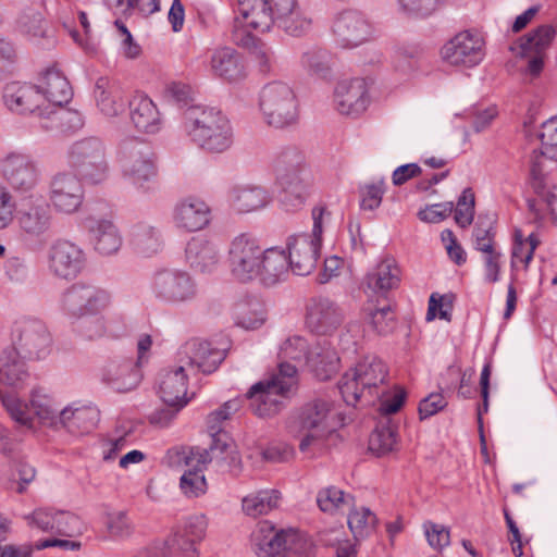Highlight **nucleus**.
Segmentation results:
<instances>
[{
	"mask_svg": "<svg viewBox=\"0 0 557 557\" xmlns=\"http://www.w3.org/2000/svg\"><path fill=\"white\" fill-rule=\"evenodd\" d=\"M386 377L385 363L376 357H366L342 376L338 388L345 403L351 406H355L366 394L377 395L381 399L379 410L382 414L387 416L401 408L406 392L403 388H396L394 393L382 392L380 394L379 387Z\"/></svg>",
	"mask_w": 557,
	"mask_h": 557,
	"instance_id": "obj_1",
	"label": "nucleus"
},
{
	"mask_svg": "<svg viewBox=\"0 0 557 557\" xmlns=\"http://www.w3.org/2000/svg\"><path fill=\"white\" fill-rule=\"evenodd\" d=\"M184 131L202 150L223 153L234 143L231 121L220 110L191 106L184 111Z\"/></svg>",
	"mask_w": 557,
	"mask_h": 557,
	"instance_id": "obj_2",
	"label": "nucleus"
},
{
	"mask_svg": "<svg viewBox=\"0 0 557 557\" xmlns=\"http://www.w3.org/2000/svg\"><path fill=\"white\" fill-rule=\"evenodd\" d=\"M335 428L333 407L322 399L304 405L288 424L289 432L300 437L299 450L304 454L321 450L325 438L335 431Z\"/></svg>",
	"mask_w": 557,
	"mask_h": 557,
	"instance_id": "obj_3",
	"label": "nucleus"
},
{
	"mask_svg": "<svg viewBox=\"0 0 557 557\" xmlns=\"http://www.w3.org/2000/svg\"><path fill=\"white\" fill-rule=\"evenodd\" d=\"M297 382L296 364L282 362L275 373L252 385L247 393L253 413L260 418L280 413Z\"/></svg>",
	"mask_w": 557,
	"mask_h": 557,
	"instance_id": "obj_4",
	"label": "nucleus"
},
{
	"mask_svg": "<svg viewBox=\"0 0 557 557\" xmlns=\"http://www.w3.org/2000/svg\"><path fill=\"white\" fill-rule=\"evenodd\" d=\"M259 108L270 127L284 129L299 120V106L293 88L283 82L267 84L260 91Z\"/></svg>",
	"mask_w": 557,
	"mask_h": 557,
	"instance_id": "obj_5",
	"label": "nucleus"
},
{
	"mask_svg": "<svg viewBox=\"0 0 557 557\" xmlns=\"http://www.w3.org/2000/svg\"><path fill=\"white\" fill-rule=\"evenodd\" d=\"M0 401L11 419L23 426L33 429L34 418H37L41 425L59 430L61 410L48 395L34 392L29 404H26L15 394L0 389Z\"/></svg>",
	"mask_w": 557,
	"mask_h": 557,
	"instance_id": "obj_6",
	"label": "nucleus"
},
{
	"mask_svg": "<svg viewBox=\"0 0 557 557\" xmlns=\"http://www.w3.org/2000/svg\"><path fill=\"white\" fill-rule=\"evenodd\" d=\"M325 209H312L313 227L311 234H298L289 237L287 242V262L289 270L296 275H308L317 267L321 250V236L323 233V215Z\"/></svg>",
	"mask_w": 557,
	"mask_h": 557,
	"instance_id": "obj_7",
	"label": "nucleus"
},
{
	"mask_svg": "<svg viewBox=\"0 0 557 557\" xmlns=\"http://www.w3.org/2000/svg\"><path fill=\"white\" fill-rule=\"evenodd\" d=\"M251 542L258 557H278L287 552V557H297L312 547L293 530H276L270 521H261L252 532Z\"/></svg>",
	"mask_w": 557,
	"mask_h": 557,
	"instance_id": "obj_8",
	"label": "nucleus"
},
{
	"mask_svg": "<svg viewBox=\"0 0 557 557\" xmlns=\"http://www.w3.org/2000/svg\"><path fill=\"white\" fill-rule=\"evenodd\" d=\"M70 165L86 181L98 184L109 175V162L103 141L87 137L74 143L69 150Z\"/></svg>",
	"mask_w": 557,
	"mask_h": 557,
	"instance_id": "obj_9",
	"label": "nucleus"
},
{
	"mask_svg": "<svg viewBox=\"0 0 557 557\" xmlns=\"http://www.w3.org/2000/svg\"><path fill=\"white\" fill-rule=\"evenodd\" d=\"M111 302L110 294L90 283L78 282L62 295V310L72 318L82 319L88 314L102 313Z\"/></svg>",
	"mask_w": 557,
	"mask_h": 557,
	"instance_id": "obj_10",
	"label": "nucleus"
},
{
	"mask_svg": "<svg viewBox=\"0 0 557 557\" xmlns=\"http://www.w3.org/2000/svg\"><path fill=\"white\" fill-rule=\"evenodd\" d=\"M150 289L158 300L168 305L190 302L198 294L197 284L191 275L176 269L157 272L151 280Z\"/></svg>",
	"mask_w": 557,
	"mask_h": 557,
	"instance_id": "obj_11",
	"label": "nucleus"
},
{
	"mask_svg": "<svg viewBox=\"0 0 557 557\" xmlns=\"http://www.w3.org/2000/svg\"><path fill=\"white\" fill-rule=\"evenodd\" d=\"M211 460L212 456L205 448L183 447L176 451L175 462L186 468L180 479V490L184 496L197 498L206 494L208 485L203 470Z\"/></svg>",
	"mask_w": 557,
	"mask_h": 557,
	"instance_id": "obj_12",
	"label": "nucleus"
},
{
	"mask_svg": "<svg viewBox=\"0 0 557 557\" xmlns=\"http://www.w3.org/2000/svg\"><path fill=\"white\" fill-rule=\"evenodd\" d=\"M117 161L125 176L143 186L156 176L151 148L135 138L125 139L119 146Z\"/></svg>",
	"mask_w": 557,
	"mask_h": 557,
	"instance_id": "obj_13",
	"label": "nucleus"
},
{
	"mask_svg": "<svg viewBox=\"0 0 557 557\" xmlns=\"http://www.w3.org/2000/svg\"><path fill=\"white\" fill-rule=\"evenodd\" d=\"M20 236L29 243H46L54 230V216L50 203L32 201L23 206L16 215Z\"/></svg>",
	"mask_w": 557,
	"mask_h": 557,
	"instance_id": "obj_14",
	"label": "nucleus"
},
{
	"mask_svg": "<svg viewBox=\"0 0 557 557\" xmlns=\"http://www.w3.org/2000/svg\"><path fill=\"white\" fill-rule=\"evenodd\" d=\"M264 249L250 234L243 233L233 238L228 248L232 274L240 282H249L258 275Z\"/></svg>",
	"mask_w": 557,
	"mask_h": 557,
	"instance_id": "obj_15",
	"label": "nucleus"
},
{
	"mask_svg": "<svg viewBox=\"0 0 557 557\" xmlns=\"http://www.w3.org/2000/svg\"><path fill=\"white\" fill-rule=\"evenodd\" d=\"M2 175L10 187L20 194L36 188L41 180L38 162L27 153L11 152L2 160Z\"/></svg>",
	"mask_w": 557,
	"mask_h": 557,
	"instance_id": "obj_16",
	"label": "nucleus"
},
{
	"mask_svg": "<svg viewBox=\"0 0 557 557\" xmlns=\"http://www.w3.org/2000/svg\"><path fill=\"white\" fill-rule=\"evenodd\" d=\"M13 349L23 358L40 359L49 354L51 345L50 333L44 322L36 319L23 320L16 323L13 331Z\"/></svg>",
	"mask_w": 557,
	"mask_h": 557,
	"instance_id": "obj_17",
	"label": "nucleus"
},
{
	"mask_svg": "<svg viewBox=\"0 0 557 557\" xmlns=\"http://www.w3.org/2000/svg\"><path fill=\"white\" fill-rule=\"evenodd\" d=\"M441 53L450 65L473 67L484 59L485 42L480 34L465 30L448 40Z\"/></svg>",
	"mask_w": 557,
	"mask_h": 557,
	"instance_id": "obj_18",
	"label": "nucleus"
},
{
	"mask_svg": "<svg viewBox=\"0 0 557 557\" xmlns=\"http://www.w3.org/2000/svg\"><path fill=\"white\" fill-rule=\"evenodd\" d=\"M86 265L85 251L73 242L55 240L48 251V267L60 278H75Z\"/></svg>",
	"mask_w": 557,
	"mask_h": 557,
	"instance_id": "obj_19",
	"label": "nucleus"
},
{
	"mask_svg": "<svg viewBox=\"0 0 557 557\" xmlns=\"http://www.w3.org/2000/svg\"><path fill=\"white\" fill-rule=\"evenodd\" d=\"M224 359V351L211 347L208 342L197 338L186 342L177 351L176 360L191 374H209L216 370Z\"/></svg>",
	"mask_w": 557,
	"mask_h": 557,
	"instance_id": "obj_20",
	"label": "nucleus"
},
{
	"mask_svg": "<svg viewBox=\"0 0 557 557\" xmlns=\"http://www.w3.org/2000/svg\"><path fill=\"white\" fill-rule=\"evenodd\" d=\"M49 200L53 208L64 214L76 212L84 200V188L77 176L70 172L55 174L49 184Z\"/></svg>",
	"mask_w": 557,
	"mask_h": 557,
	"instance_id": "obj_21",
	"label": "nucleus"
},
{
	"mask_svg": "<svg viewBox=\"0 0 557 557\" xmlns=\"http://www.w3.org/2000/svg\"><path fill=\"white\" fill-rule=\"evenodd\" d=\"M344 318L341 306L329 297H313L307 304L306 325L313 333L331 334L343 323Z\"/></svg>",
	"mask_w": 557,
	"mask_h": 557,
	"instance_id": "obj_22",
	"label": "nucleus"
},
{
	"mask_svg": "<svg viewBox=\"0 0 557 557\" xmlns=\"http://www.w3.org/2000/svg\"><path fill=\"white\" fill-rule=\"evenodd\" d=\"M172 221L175 227L183 232L202 231L211 222V208L203 199L187 196L174 205Z\"/></svg>",
	"mask_w": 557,
	"mask_h": 557,
	"instance_id": "obj_23",
	"label": "nucleus"
},
{
	"mask_svg": "<svg viewBox=\"0 0 557 557\" xmlns=\"http://www.w3.org/2000/svg\"><path fill=\"white\" fill-rule=\"evenodd\" d=\"M555 37V29L550 25H541L532 33L520 39V42L511 50L524 58H528L527 72L537 76L543 70L544 51Z\"/></svg>",
	"mask_w": 557,
	"mask_h": 557,
	"instance_id": "obj_24",
	"label": "nucleus"
},
{
	"mask_svg": "<svg viewBox=\"0 0 557 557\" xmlns=\"http://www.w3.org/2000/svg\"><path fill=\"white\" fill-rule=\"evenodd\" d=\"M141 377L140 367L131 358L110 360L101 369V382L117 393L135 389Z\"/></svg>",
	"mask_w": 557,
	"mask_h": 557,
	"instance_id": "obj_25",
	"label": "nucleus"
},
{
	"mask_svg": "<svg viewBox=\"0 0 557 557\" xmlns=\"http://www.w3.org/2000/svg\"><path fill=\"white\" fill-rule=\"evenodd\" d=\"M4 106L13 113H37L44 119L42 95L36 85L12 82L4 86L2 94Z\"/></svg>",
	"mask_w": 557,
	"mask_h": 557,
	"instance_id": "obj_26",
	"label": "nucleus"
},
{
	"mask_svg": "<svg viewBox=\"0 0 557 557\" xmlns=\"http://www.w3.org/2000/svg\"><path fill=\"white\" fill-rule=\"evenodd\" d=\"M333 33L344 47H357L372 36V25L360 12L348 10L342 12L335 20Z\"/></svg>",
	"mask_w": 557,
	"mask_h": 557,
	"instance_id": "obj_27",
	"label": "nucleus"
},
{
	"mask_svg": "<svg viewBox=\"0 0 557 557\" xmlns=\"http://www.w3.org/2000/svg\"><path fill=\"white\" fill-rule=\"evenodd\" d=\"M334 103L342 115L356 117L363 113L370 103L366 81L355 78L338 83L334 92Z\"/></svg>",
	"mask_w": 557,
	"mask_h": 557,
	"instance_id": "obj_28",
	"label": "nucleus"
},
{
	"mask_svg": "<svg viewBox=\"0 0 557 557\" xmlns=\"http://www.w3.org/2000/svg\"><path fill=\"white\" fill-rule=\"evenodd\" d=\"M190 375L191 373L177 360L173 366L161 370L158 377V394L164 405H187L186 395Z\"/></svg>",
	"mask_w": 557,
	"mask_h": 557,
	"instance_id": "obj_29",
	"label": "nucleus"
},
{
	"mask_svg": "<svg viewBox=\"0 0 557 557\" xmlns=\"http://www.w3.org/2000/svg\"><path fill=\"white\" fill-rule=\"evenodd\" d=\"M275 24L287 35L299 37L311 27L312 18L298 0H273Z\"/></svg>",
	"mask_w": 557,
	"mask_h": 557,
	"instance_id": "obj_30",
	"label": "nucleus"
},
{
	"mask_svg": "<svg viewBox=\"0 0 557 557\" xmlns=\"http://www.w3.org/2000/svg\"><path fill=\"white\" fill-rule=\"evenodd\" d=\"M40 95L45 113L53 108L62 107L72 97V88L65 75L55 66L48 67L36 85Z\"/></svg>",
	"mask_w": 557,
	"mask_h": 557,
	"instance_id": "obj_31",
	"label": "nucleus"
},
{
	"mask_svg": "<svg viewBox=\"0 0 557 557\" xmlns=\"http://www.w3.org/2000/svg\"><path fill=\"white\" fill-rule=\"evenodd\" d=\"M209 525V519L205 513L189 516L182 529L177 530L171 539V547L178 550L182 556L199 554L197 545L201 543Z\"/></svg>",
	"mask_w": 557,
	"mask_h": 557,
	"instance_id": "obj_32",
	"label": "nucleus"
},
{
	"mask_svg": "<svg viewBox=\"0 0 557 557\" xmlns=\"http://www.w3.org/2000/svg\"><path fill=\"white\" fill-rule=\"evenodd\" d=\"M275 181L282 189V202L287 209L295 210L305 203L311 186L310 170L292 171L284 177L277 173Z\"/></svg>",
	"mask_w": 557,
	"mask_h": 557,
	"instance_id": "obj_33",
	"label": "nucleus"
},
{
	"mask_svg": "<svg viewBox=\"0 0 557 557\" xmlns=\"http://www.w3.org/2000/svg\"><path fill=\"white\" fill-rule=\"evenodd\" d=\"M273 0H237V11L239 16L236 18L243 26L253 30L268 32L275 23L273 11Z\"/></svg>",
	"mask_w": 557,
	"mask_h": 557,
	"instance_id": "obj_34",
	"label": "nucleus"
},
{
	"mask_svg": "<svg viewBox=\"0 0 557 557\" xmlns=\"http://www.w3.org/2000/svg\"><path fill=\"white\" fill-rule=\"evenodd\" d=\"M220 257L219 246L203 236L190 238L185 248V261L196 272L213 271Z\"/></svg>",
	"mask_w": 557,
	"mask_h": 557,
	"instance_id": "obj_35",
	"label": "nucleus"
},
{
	"mask_svg": "<svg viewBox=\"0 0 557 557\" xmlns=\"http://www.w3.org/2000/svg\"><path fill=\"white\" fill-rule=\"evenodd\" d=\"M99 419L100 412L95 406L73 404L61 409L59 430L64 429L73 435L88 434L96 428Z\"/></svg>",
	"mask_w": 557,
	"mask_h": 557,
	"instance_id": "obj_36",
	"label": "nucleus"
},
{
	"mask_svg": "<svg viewBox=\"0 0 557 557\" xmlns=\"http://www.w3.org/2000/svg\"><path fill=\"white\" fill-rule=\"evenodd\" d=\"M129 117L135 129L156 134L162 127L161 114L153 101L145 95H135L128 102Z\"/></svg>",
	"mask_w": 557,
	"mask_h": 557,
	"instance_id": "obj_37",
	"label": "nucleus"
},
{
	"mask_svg": "<svg viewBox=\"0 0 557 557\" xmlns=\"http://www.w3.org/2000/svg\"><path fill=\"white\" fill-rule=\"evenodd\" d=\"M269 190L259 185H236L228 193L231 207L238 213H250L265 208L271 202Z\"/></svg>",
	"mask_w": 557,
	"mask_h": 557,
	"instance_id": "obj_38",
	"label": "nucleus"
},
{
	"mask_svg": "<svg viewBox=\"0 0 557 557\" xmlns=\"http://www.w3.org/2000/svg\"><path fill=\"white\" fill-rule=\"evenodd\" d=\"M95 100L99 111L107 117H115L125 110L121 86L108 77H99L95 85Z\"/></svg>",
	"mask_w": 557,
	"mask_h": 557,
	"instance_id": "obj_39",
	"label": "nucleus"
},
{
	"mask_svg": "<svg viewBox=\"0 0 557 557\" xmlns=\"http://www.w3.org/2000/svg\"><path fill=\"white\" fill-rule=\"evenodd\" d=\"M339 360L332 344L323 339L310 348L307 364L317 379L326 381L338 371Z\"/></svg>",
	"mask_w": 557,
	"mask_h": 557,
	"instance_id": "obj_40",
	"label": "nucleus"
},
{
	"mask_svg": "<svg viewBox=\"0 0 557 557\" xmlns=\"http://www.w3.org/2000/svg\"><path fill=\"white\" fill-rule=\"evenodd\" d=\"M288 271L289 267L285 251L277 248H269L264 249L256 278L264 286H273L285 281L288 276Z\"/></svg>",
	"mask_w": 557,
	"mask_h": 557,
	"instance_id": "obj_41",
	"label": "nucleus"
},
{
	"mask_svg": "<svg viewBox=\"0 0 557 557\" xmlns=\"http://www.w3.org/2000/svg\"><path fill=\"white\" fill-rule=\"evenodd\" d=\"M89 233L95 250L102 256H111L117 252L122 246L121 233L111 220H92Z\"/></svg>",
	"mask_w": 557,
	"mask_h": 557,
	"instance_id": "obj_42",
	"label": "nucleus"
},
{
	"mask_svg": "<svg viewBox=\"0 0 557 557\" xmlns=\"http://www.w3.org/2000/svg\"><path fill=\"white\" fill-rule=\"evenodd\" d=\"M28 372L26 363L13 348H5L0 352V385L11 388H21Z\"/></svg>",
	"mask_w": 557,
	"mask_h": 557,
	"instance_id": "obj_43",
	"label": "nucleus"
},
{
	"mask_svg": "<svg viewBox=\"0 0 557 557\" xmlns=\"http://www.w3.org/2000/svg\"><path fill=\"white\" fill-rule=\"evenodd\" d=\"M400 283V270L392 258L383 259L366 276L367 286L375 293H386L398 287Z\"/></svg>",
	"mask_w": 557,
	"mask_h": 557,
	"instance_id": "obj_44",
	"label": "nucleus"
},
{
	"mask_svg": "<svg viewBox=\"0 0 557 557\" xmlns=\"http://www.w3.org/2000/svg\"><path fill=\"white\" fill-rule=\"evenodd\" d=\"M212 72L228 82H236L245 76L238 53L228 47L216 49L211 57Z\"/></svg>",
	"mask_w": 557,
	"mask_h": 557,
	"instance_id": "obj_45",
	"label": "nucleus"
},
{
	"mask_svg": "<svg viewBox=\"0 0 557 557\" xmlns=\"http://www.w3.org/2000/svg\"><path fill=\"white\" fill-rule=\"evenodd\" d=\"M267 310L257 298L240 301L235 308V324L245 330H256L264 324Z\"/></svg>",
	"mask_w": 557,
	"mask_h": 557,
	"instance_id": "obj_46",
	"label": "nucleus"
},
{
	"mask_svg": "<svg viewBox=\"0 0 557 557\" xmlns=\"http://www.w3.org/2000/svg\"><path fill=\"white\" fill-rule=\"evenodd\" d=\"M281 494L276 490H262L245 496L242 500L243 511L250 517L268 515L278 507Z\"/></svg>",
	"mask_w": 557,
	"mask_h": 557,
	"instance_id": "obj_47",
	"label": "nucleus"
},
{
	"mask_svg": "<svg viewBox=\"0 0 557 557\" xmlns=\"http://www.w3.org/2000/svg\"><path fill=\"white\" fill-rule=\"evenodd\" d=\"M531 185L540 200H528L530 211L534 213L535 218H539L543 211L542 205H544L545 208L553 213L557 197L554 193L547 189L544 175L536 163H533L531 168Z\"/></svg>",
	"mask_w": 557,
	"mask_h": 557,
	"instance_id": "obj_48",
	"label": "nucleus"
},
{
	"mask_svg": "<svg viewBox=\"0 0 557 557\" xmlns=\"http://www.w3.org/2000/svg\"><path fill=\"white\" fill-rule=\"evenodd\" d=\"M355 497L335 486H327L318 492L317 504L320 510L326 513H336L350 509L354 506Z\"/></svg>",
	"mask_w": 557,
	"mask_h": 557,
	"instance_id": "obj_49",
	"label": "nucleus"
},
{
	"mask_svg": "<svg viewBox=\"0 0 557 557\" xmlns=\"http://www.w3.org/2000/svg\"><path fill=\"white\" fill-rule=\"evenodd\" d=\"M41 126L46 129L77 131L84 125L83 116L74 110L57 107L46 112Z\"/></svg>",
	"mask_w": 557,
	"mask_h": 557,
	"instance_id": "obj_50",
	"label": "nucleus"
},
{
	"mask_svg": "<svg viewBox=\"0 0 557 557\" xmlns=\"http://www.w3.org/2000/svg\"><path fill=\"white\" fill-rule=\"evenodd\" d=\"M297 170H309L302 151L294 146L280 149L273 162L274 174L280 173L284 177L288 172Z\"/></svg>",
	"mask_w": 557,
	"mask_h": 557,
	"instance_id": "obj_51",
	"label": "nucleus"
},
{
	"mask_svg": "<svg viewBox=\"0 0 557 557\" xmlns=\"http://www.w3.org/2000/svg\"><path fill=\"white\" fill-rule=\"evenodd\" d=\"M376 522L375 515L367 507L354 508L348 515V527L356 541L370 536Z\"/></svg>",
	"mask_w": 557,
	"mask_h": 557,
	"instance_id": "obj_52",
	"label": "nucleus"
},
{
	"mask_svg": "<svg viewBox=\"0 0 557 557\" xmlns=\"http://www.w3.org/2000/svg\"><path fill=\"white\" fill-rule=\"evenodd\" d=\"M132 243L140 253L147 256L156 253L161 247L160 232L154 226L139 224L132 233Z\"/></svg>",
	"mask_w": 557,
	"mask_h": 557,
	"instance_id": "obj_53",
	"label": "nucleus"
},
{
	"mask_svg": "<svg viewBox=\"0 0 557 557\" xmlns=\"http://www.w3.org/2000/svg\"><path fill=\"white\" fill-rule=\"evenodd\" d=\"M18 32L30 40L42 38L46 35V23L40 12L33 9L23 11L17 21Z\"/></svg>",
	"mask_w": 557,
	"mask_h": 557,
	"instance_id": "obj_54",
	"label": "nucleus"
},
{
	"mask_svg": "<svg viewBox=\"0 0 557 557\" xmlns=\"http://www.w3.org/2000/svg\"><path fill=\"white\" fill-rule=\"evenodd\" d=\"M309 346L307 341L301 336H292L285 339L280 346L278 358L280 363L285 362L288 363V360L301 362L306 361L309 355Z\"/></svg>",
	"mask_w": 557,
	"mask_h": 557,
	"instance_id": "obj_55",
	"label": "nucleus"
},
{
	"mask_svg": "<svg viewBox=\"0 0 557 557\" xmlns=\"http://www.w3.org/2000/svg\"><path fill=\"white\" fill-rule=\"evenodd\" d=\"M368 320L379 334H388L395 326V314L391 305L385 304L379 308L368 306L366 308Z\"/></svg>",
	"mask_w": 557,
	"mask_h": 557,
	"instance_id": "obj_56",
	"label": "nucleus"
},
{
	"mask_svg": "<svg viewBox=\"0 0 557 557\" xmlns=\"http://www.w3.org/2000/svg\"><path fill=\"white\" fill-rule=\"evenodd\" d=\"M106 530L110 537L122 540L133 532V523L125 511H111L104 518Z\"/></svg>",
	"mask_w": 557,
	"mask_h": 557,
	"instance_id": "obj_57",
	"label": "nucleus"
},
{
	"mask_svg": "<svg viewBox=\"0 0 557 557\" xmlns=\"http://www.w3.org/2000/svg\"><path fill=\"white\" fill-rule=\"evenodd\" d=\"M78 333L88 341H96L109 334L107 319L101 314H88L81 319Z\"/></svg>",
	"mask_w": 557,
	"mask_h": 557,
	"instance_id": "obj_58",
	"label": "nucleus"
},
{
	"mask_svg": "<svg viewBox=\"0 0 557 557\" xmlns=\"http://www.w3.org/2000/svg\"><path fill=\"white\" fill-rule=\"evenodd\" d=\"M537 137L542 145V156L557 160V116L550 117L541 125Z\"/></svg>",
	"mask_w": 557,
	"mask_h": 557,
	"instance_id": "obj_59",
	"label": "nucleus"
},
{
	"mask_svg": "<svg viewBox=\"0 0 557 557\" xmlns=\"http://www.w3.org/2000/svg\"><path fill=\"white\" fill-rule=\"evenodd\" d=\"M240 408V401L232 399L224 403L220 408L212 411L207 417V428L210 435H216L222 432L223 422L228 420Z\"/></svg>",
	"mask_w": 557,
	"mask_h": 557,
	"instance_id": "obj_60",
	"label": "nucleus"
},
{
	"mask_svg": "<svg viewBox=\"0 0 557 557\" xmlns=\"http://www.w3.org/2000/svg\"><path fill=\"white\" fill-rule=\"evenodd\" d=\"M396 445V433L392 428L376 429L369 438V449L377 456L391 453Z\"/></svg>",
	"mask_w": 557,
	"mask_h": 557,
	"instance_id": "obj_61",
	"label": "nucleus"
},
{
	"mask_svg": "<svg viewBox=\"0 0 557 557\" xmlns=\"http://www.w3.org/2000/svg\"><path fill=\"white\" fill-rule=\"evenodd\" d=\"M301 63L311 74L321 78H325L330 74V57L325 51H307L301 57Z\"/></svg>",
	"mask_w": 557,
	"mask_h": 557,
	"instance_id": "obj_62",
	"label": "nucleus"
},
{
	"mask_svg": "<svg viewBox=\"0 0 557 557\" xmlns=\"http://www.w3.org/2000/svg\"><path fill=\"white\" fill-rule=\"evenodd\" d=\"M384 193L385 187L383 180L363 185L360 188L361 209L370 211L377 209L382 202Z\"/></svg>",
	"mask_w": 557,
	"mask_h": 557,
	"instance_id": "obj_63",
	"label": "nucleus"
},
{
	"mask_svg": "<svg viewBox=\"0 0 557 557\" xmlns=\"http://www.w3.org/2000/svg\"><path fill=\"white\" fill-rule=\"evenodd\" d=\"M474 216V195L470 188L462 191L458 199L455 220L461 227L469 226Z\"/></svg>",
	"mask_w": 557,
	"mask_h": 557,
	"instance_id": "obj_64",
	"label": "nucleus"
}]
</instances>
